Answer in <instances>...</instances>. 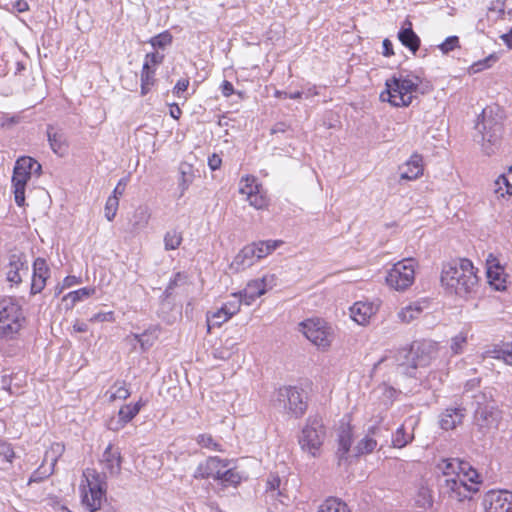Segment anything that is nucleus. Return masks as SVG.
<instances>
[{
	"instance_id": "obj_35",
	"label": "nucleus",
	"mask_w": 512,
	"mask_h": 512,
	"mask_svg": "<svg viewBox=\"0 0 512 512\" xmlns=\"http://www.w3.org/2000/svg\"><path fill=\"white\" fill-rule=\"evenodd\" d=\"M317 512H351V510L340 498L328 497L319 505Z\"/></svg>"
},
{
	"instance_id": "obj_50",
	"label": "nucleus",
	"mask_w": 512,
	"mask_h": 512,
	"mask_svg": "<svg viewBox=\"0 0 512 512\" xmlns=\"http://www.w3.org/2000/svg\"><path fill=\"white\" fill-rule=\"evenodd\" d=\"M52 474L51 469H47L44 465H40L30 476L28 484L39 483L48 478Z\"/></svg>"
},
{
	"instance_id": "obj_22",
	"label": "nucleus",
	"mask_w": 512,
	"mask_h": 512,
	"mask_svg": "<svg viewBox=\"0 0 512 512\" xmlns=\"http://www.w3.org/2000/svg\"><path fill=\"white\" fill-rule=\"evenodd\" d=\"M398 39L403 46L408 48L413 54L419 50L420 47V38L414 32L412 28V23L409 20H406L404 26L398 32Z\"/></svg>"
},
{
	"instance_id": "obj_59",
	"label": "nucleus",
	"mask_w": 512,
	"mask_h": 512,
	"mask_svg": "<svg viewBox=\"0 0 512 512\" xmlns=\"http://www.w3.org/2000/svg\"><path fill=\"white\" fill-rule=\"evenodd\" d=\"M50 449L57 454L54 459L53 465L57 462L58 457L61 456L65 451V444L61 442L52 443Z\"/></svg>"
},
{
	"instance_id": "obj_54",
	"label": "nucleus",
	"mask_w": 512,
	"mask_h": 512,
	"mask_svg": "<svg viewBox=\"0 0 512 512\" xmlns=\"http://www.w3.org/2000/svg\"><path fill=\"white\" fill-rule=\"evenodd\" d=\"M164 54L159 52H150L145 55L144 63H147L148 66L154 67L160 65L164 61Z\"/></svg>"
},
{
	"instance_id": "obj_20",
	"label": "nucleus",
	"mask_w": 512,
	"mask_h": 512,
	"mask_svg": "<svg viewBox=\"0 0 512 512\" xmlns=\"http://www.w3.org/2000/svg\"><path fill=\"white\" fill-rule=\"evenodd\" d=\"M429 304V301L426 299L411 302L399 311L398 317L403 321L427 317L428 313L425 311L430 308Z\"/></svg>"
},
{
	"instance_id": "obj_37",
	"label": "nucleus",
	"mask_w": 512,
	"mask_h": 512,
	"mask_svg": "<svg viewBox=\"0 0 512 512\" xmlns=\"http://www.w3.org/2000/svg\"><path fill=\"white\" fill-rule=\"evenodd\" d=\"M263 294L264 286L262 282H260L259 279H255L247 284V286L241 293V296H243L245 303L249 305L252 301H254L256 298L260 297Z\"/></svg>"
},
{
	"instance_id": "obj_63",
	"label": "nucleus",
	"mask_w": 512,
	"mask_h": 512,
	"mask_svg": "<svg viewBox=\"0 0 512 512\" xmlns=\"http://www.w3.org/2000/svg\"><path fill=\"white\" fill-rule=\"evenodd\" d=\"M125 187H126V182L124 179H121L118 182V184L116 185V187L114 188L112 196H118V198L120 196H122L125 191Z\"/></svg>"
},
{
	"instance_id": "obj_5",
	"label": "nucleus",
	"mask_w": 512,
	"mask_h": 512,
	"mask_svg": "<svg viewBox=\"0 0 512 512\" xmlns=\"http://www.w3.org/2000/svg\"><path fill=\"white\" fill-rule=\"evenodd\" d=\"M421 79L415 76L414 79L400 75L392 76L385 82L386 90L380 94L383 102H389L394 107L409 106L412 103V93L418 89Z\"/></svg>"
},
{
	"instance_id": "obj_31",
	"label": "nucleus",
	"mask_w": 512,
	"mask_h": 512,
	"mask_svg": "<svg viewBox=\"0 0 512 512\" xmlns=\"http://www.w3.org/2000/svg\"><path fill=\"white\" fill-rule=\"evenodd\" d=\"M463 417V409H446L440 416V426L444 430H453L462 423Z\"/></svg>"
},
{
	"instance_id": "obj_52",
	"label": "nucleus",
	"mask_w": 512,
	"mask_h": 512,
	"mask_svg": "<svg viewBox=\"0 0 512 512\" xmlns=\"http://www.w3.org/2000/svg\"><path fill=\"white\" fill-rule=\"evenodd\" d=\"M0 458L3 461L12 463L13 459L15 458V452L11 444L7 442H0Z\"/></svg>"
},
{
	"instance_id": "obj_38",
	"label": "nucleus",
	"mask_w": 512,
	"mask_h": 512,
	"mask_svg": "<svg viewBox=\"0 0 512 512\" xmlns=\"http://www.w3.org/2000/svg\"><path fill=\"white\" fill-rule=\"evenodd\" d=\"M414 439V433L413 431L408 432L405 425L402 424L400 427L397 428L395 431L393 438H392V445L395 448H403L407 444L411 443Z\"/></svg>"
},
{
	"instance_id": "obj_60",
	"label": "nucleus",
	"mask_w": 512,
	"mask_h": 512,
	"mask_svg": "<svg viewBox=\"0 0 512 512\" xmlns=\"http://www.w3.org/2000/svg\"><path fill=\"white\" fill-rule=\"evenodd\" d=\"M223 96L230 97L234 93L233 84L227 80H224L220 86Z\"/></svg>"
},
{
	"instance_id": "obj_41",
	"label": "nucleus",
	"mask_w": 512,
	"mask_h": 512,
	"mask_svg": "<svg viewBox=\"0 0 512 512\" xmlns=\"http://www.w3.org/2000/svg\"><path fill=\"white\" fill-rule=\"evenodd\" d=\"M172 41H173L172 34L166 30V31H163V32L153 36L152 38H150V40L148 42L154 49H162L163 50L167 46L171 45Z\"/></svg>"
},
{
	"instance_id": "obj_33",
	"label": "nucleus",
	"mask_w": 512,
	"mask_h": 512,
	"mask_svg": "<svg viewBox=\"0 0 512 512\" xmlns=\"http://www.w3.org/2000/svg\"><path fill=\"white\" fill-rule=\"evenodd\" d=\"M95 291L96 290L94 287H83L78 290L69 292L63 297L62 302L66 309H71L77 302L88 299L95 293Z\"/></svg>"
},
{
	"instance_id": "obj_4",
	"label": "nucleus",
	"mask_w": 512,
	"mask_h": 512,
	"mask_svg": "<svg viewBox=\"0 0 512 512\" xmlns=\"http://www.w3.org/2000/svg\"><path fill=\"white\" fill-rule=\"evenodd\" d=\"M78 489L81 504L87 512H96L101 509L107 494L106 478L101 473L95 468L84 469Z\"/></svg>"
},
{
	"instance_id": "obj_3",
	"label": "nucleus",
	"mask_w": 512,
	"mask_h": 512,
	"mask_svg": "<svg viewBox=\"0 0 512 512\" xmlns=\"http://www.w3.org/2000/svg\"><path fill=\"white\" fill-rule=\"evenodd\" d=\"M230 465L229 459L209 456L197 465L193 477L197 480L213 479L224 487H237L242 482V476L236 467Z\"/></svg>"
},
{
	"instance_id": "obj_62",
	"label": "nucleus",
	"mask_w": 512,
	"mask_h": 512,
	"mask_svg": "<svg viewBox=\"0 0 512 512\" xmlns=\"http://www.w3.org/2000/svg\"><path fill=\"white\" fill-rule=\"evenodd\" d=\"M382 46H383V55L385 57H390L391 55L394 54L393 44L389 39H384Z\"/></svg>"
},
{
	"instance_id": "obj_42",
	"label": "nucleus",
	"mask_w": 512,
	"mask_h": 512,
	"mask_svg": "<svg viewBox=\"0 0 512 512\" xmlns=\"http://www.w3.org/2000/svg\"><path fill=\"white\" fill-rule=\"evenodd\" d=\"M196 442L202 448H206V449H209L212 451H218V452L223 451L222 445L219 442H217L211 434H208V433L199 434L196 437Z\"/></svg>"
},
{
	"instance_id": "obj_45",
	"label": "nucleus",
	"mask_w": 512,
	"mask_h": 512,
	"mask_svg": "<svg viewBox=\"0 0 512 512\" xmlns=\"http://www.w3.org/2000/svg\"><path fill=\"white\" fill-rule=\"evenodd\" d=\"M281 479L278 475L272 474L268 477L265 486V492L271 493V496L281 495L280 492Z\"/></svg>"
},
{
	"instance_id": "obj_29",
	"label": "nucleus",
	"mask_w": 512,
	"mask_h": 512,
	"mask_svg": "<svg viewBox=\"0 0 512 512\" xmlns=\"http://www.w3.org/2000/svg\"><path fill=\"white\" fill-rule=\"evenodd\" d=\"M240 193L247 196L249 204L256 209H264L268 205V200L264 194L260 192L258 184H246L240 188Z\"/></svg>"
},
{
	"instance_id": "obj_24",
	"label": "nucleus",
	"mask_w": 512,
	"mask_h": 512,
	"mask_svg": "<svg viewBox=\"0 0 512 512\" xmlns=\"http://www.w3.org/2000/svg\"><path fill=\"white\" fill-rule=\"evenodd\" d=\"M378 431V426H372L368 428L366 435L357 442L354 448L356 456L359 457L370 454L376 449L378 443L375 439V436Z\"/></svg>"
},
{
	"instance_id": "obj_55",
	"label": "nucleus",
	"mask_w": 512,
	"mask_h": 512,
	"mask_svg": "<svg viewBox=\"0 0 512 512\" xmlns=\"http://www.w3.org/2000/svg\"><path fill=\"white\" fill-rule=\"evenodd\" d=\"M238 309L239 307L237 305L224 304L219 310L218 316H220V314H224L226 317L225 320H229L231 317L234 316Z\"/></svg>"
},
{
	"instance_id": "obj_49",
	"label": "nucleus",
	"mask_w": 512,
	"mask_h": 512,
	"mask_svg": "<svg viewBox=\"0 0 512 512\" xmlns=\"http://www.w3.org/2000/svg\"><path fill=\"white\" fill-rule=\"evenodd\" d=\"M460 47L458 36H449L442 43L438 45L439 50L443 54H448L449 52L455 50Z\"/></svg>"
},
{
	"instance_id": "obj_64",
	"label": "nucleus",
	"mask_w": 512,
	"mask_h": 512,
	"mask_svg": "<svg viewBox=\"0 0 512 512\" xmlns=\"http://www.w3.org/2000/svg\"><path fill=\"white\" fill-rule=\"evenodd\" d=\"M501 39L509 49H512V27L507 33L501 35Z\"/></svg>"
},
{
	"instance_id": "obj_28",
	"label": "nucleus",
	"mask_w": 512,
	"mask_h": 512,
	"mask_svg": "<svg viewBox=\"0 0 512 512\" xmlns=\"http://www.w3.org/2000/svg\"><path fill=\"white\" fill-rule=\"evenodd\" d=\"M179 179H178V198L184 196L192 182L194 181L195 174L193 165L188 162H181L178 167Z\"/></svg>"
},
{
	"instance_id": "obj_15",
	"label": "nucleus",
	"mask_w": 512,
	"mask_h": 512,
	"mask_svg": "<svg viewBox=\"0 0 512 512\" xmlns=\"http://www.w3.org/2000/svg\"><path fill=\"white\" fill-rule=\"evenodd\" d=\"M147 404V400L139 398L135 403L124 404L118 411V419L116 421L110 420L108 428L112 431H119L131 422Z\"/></svg>"
},
{
	"instance_id": "obj_18",
	"label": "nucleus",
	"mask_w": 512,
	"mask_h": 512,
	"mask_svg": "<svg viewBox=\"0 0 512 512\" xmlns=\"http://www.w3.org/2000/svg\"><path fill=\"white\" fill-rule=\"evenodd\" d=\"M49 276L50 268L47 261L42 257L36 258L33 262L31 294L40 293L44 289Z\"/></svg>"
},
{
	"instance_id": "obj_44",
	"label": "nucleus",
	"mask_w": 512,
	"mask_h": 512,
	"mask_svg": "<svg viewBox=\"0 0 512 512\" xmlns=\"http://www.w3.org/2000/svg\"><path fill=\"white\" fill-rule=\"evenodd\" d=\"M467 340H468V335L466 332H461L458 335L454 336L451 339V343H450L451 355L455 356V355H459V354L463 353V351L467 345Z\"/></svg>"
},
{
	"instance_id": "obj_14",
	"label": "nucleus",
	"mask_w": 512,
	"mask_h": 512,
	"mask_svg": "<svg viewBox=\"0 0 512 512\" xmlns=\"http://www.w3.org/2000/svg\"><path fill=\"white\" fill-rule=\"evenodd\" d=\"M123 457L121 451L114 444L109 443L103 451L99 464L102 468V476H117L121 472Z\"/></svg>"
},
{
	"instance_id": "obj_10",
	"label": "nucleus",
	"mask_w": 512,
	"mask_h": 512,
	"mask_svg": "<svg viewBox=\"0 0 512 512\" xmlns=\"http://www.w3.org/2000/svg\"><path fill=\"white\" fill-rule=\"evenodd\" d=\"M415 263L413 258L403 259L393 265L386 276V283L397 291H404L414 283Z\"/></svg>"
},
{
	"instance_id": "obj_8",
	"label": "nucleus",
	"mask_w": 512,
	"mask_h": 512,
	"mask_svg": "<svg viewBox=\"0 0 512 512\" xmlns=\"http://www.w3.org/2000/svg\"><path fill=\"white\" fill-rule=\"evenodd\" d=\"M502 113L499 107L487 106L482 110L476 123V129L482 134V139L496 145L503 134Z\"/></svg>"
},
{
	"instance_id": "obj_51",
	"label": "nucleus",
	"mask_w": 512,
	"mask_h": 512,
	"mask_svg": "<svg viewBox=\"0 0 512 512\" xmlns=\"http://www.w3.org/2000/svg\"><path fill=\"white\" fill-rule=\"evenodd\" d=\"M21 328L20 322L7 323L0 327L1 338H12Z\"/></svg>"
},
{
	"instance_id": "obj_27",
	"label": "nucleus",
	"mask_w": 512,
	"mask_h": 512,
	"mask_svg": "<svg viewBox=\"0 0 512 512\" xmlns=\"http://www.w3.org/2000/svg\"><path fill=\"white\" fill-rule=\"evenodd\" d=\"M353 436V425L349 421L341 423L337 434L338 453H340L341 456H345L349 452L353 442Z\"/></svg>"
},
{
	"instance_id": "obj_56",
	"label": "nucleus",
	"mask_w": 512,
	"mask_h": 512,
	"mask_svg": "<svg viewBox=\"0 0 512 512\" xmlns=\"http://www.w3.org/2000/svg\"><path fill=\"white\" fill-rule=\"evenodd\" d=\"M259 281L262 282L265 293L267 290L272 289L276 285L277 278L273 274H267L260 278Z\"/></svg>"
},
{
	"instance_id": "obj_25",
	"label": "nucleus",
	"mask_w": 512,
	"mask_h": 512,
	"mask_svg": "<svg viewBox=\"0 0 512 512\" xmlns=\"http://www.w3.org/2000/svg\"><path fill=\"white\" fill-rule=\"evenodd\" d=\"M258 259L256 258L255 250L251 244L243 247L235 256L231 263V268L235 271L245 270L251 267Z\"/></svg>"
},
{
	"instance_id": "obj_19",
	"label": "nucleus",
	"mask_w": 512,
	"mask_h": 512,
	"mask_svg": "<svg viewBox=\"0 0 512 512\" xmlns=\"http://www.w3.org/2000/svg\"><path fill=\"white\" fill-rule=\"evenodd\" d=\"M487 279L488 283L497 291L506 290V277L504 267H502L496 259L487 260Z\"/></svg>"
},
{
	"instance_id": "obj_6",
	"label": "nucleus",
	"mask_w": 512,
	"mask_h": 512,
	"mask_svg": "<svg viewBox=\"0 0 512 512\" xmlns=\"http://www.w3.org/2000/svg\"><path fill=\"white\" fill-rule=\"evenodd\" d=\"M41 172V164L30 156H22L16 160L12 175V187L15 203L19 207L25 204V189L28 181L33 174L39 176Z\"/></svg>"
},
{
	"instance_id": "obj_17",
	"label": "nucleus",
	"mask_w": 512,
	"mask_h": 512,
	"mask_svg": "<svg viewBox=\"0 0 512 512\" xmlns=\"http://www.w3.org/2000/svg\"><path fill=\"white\" fill-rule=\"evenodd\" d=\"M46 136L51 150L60 157L67 154L69 143L63 128L48 124L46 126Z\"/></svg>"
},
{
	"instance_id": "obj_46",
	"label": "nucleus",
	"mask_w": 512,
	"mask_h": 512,
	"mask_svg": "<svg viewBox=\"0 0 512 512\" xmlns=\"http://www.w3.org/2000/svg\"><path fill=\"white\" fill-rule=\"evenodd\" d=\"M495 183L498 186L497 193H500L501 196L505 194L512 196V183L507 174L500 175Z\"/></svg>"
},
{
	"instance_id": "obj_16",
	"label": "nucleus",
	"mask_w": 512,
	"mask_h": 512,
	"mask_svg": "<svg viewBox=\"0 0 512 512\" xmlns=\"http://www.w3.org/2000/svg\"><path fill=\"white\" fill-rule=\"evenodd\" d=\"M29 274L28 262L23 254H12L7 265L6 278L12 284H20Z\"/></svg>"
},
{
	"instance_id": "obj_43",
	"label": "nucleus",
	"mask_w": 512,
	"mask_h": 512,
	"mask_svg": "<svg viewBox=\"0 0 512 512\" xmlns=\"http://www.w3.org/2000/svg\"><path fill=\"white\" fill-rule=\"evenodd\" d=\"M188 276L184 272H177L174 274L173 278L170 279L165 291L164 295L166 298L172 296L175 288L183 286L187 283Z\"/></svg>"
},
{
	"instance_id": "obj_39",
	"label": "nucleus",
	"mask_w": 512,
	"mask_h": 512,
	"mask_svg": "<svg viewBox=\"0 0 512 512\" xmlns=\"http://www.w3.org/2000/svg\"><path fill=\"white\" fill-rule=\"evenodd\" d=\"M281 243V241L267 240L253 242L251 246L255 250L256 258L260 260L274 251Z\"/></svg>"
},
{
	"instance_id": "obj_40",
	"label": "nucleus",
	"mask_w": 512,
	"mask_h": 512,
	"mask_svg": "<svg viewBox=\"0 0 512 512\" xmlns=\"http://www.w3.org/2000/svg\"><path fill=\"white\" fill-rule=\"evenodd\" d=\"M163 241L166 251L176 250L183 241L182 232L178 229H170L165 233Z\"/></svg>"
},
{
	"instance_id": "obj_26",
	"label": "nucleus",
	"mask_w": 512,
	"mask_h": 512,
	"mask_svg": "<svg viewBox=\"0 0 512 512\" xmlns=\"http://www.w3.org/2000/svg\"><path fill=\"white\" fill-rule=\"evenodd\" d=\"M379 309V304L372 301H357L350 307V318L351 320H358L357 317H361L362 320H369Z\"/></svg>"
},
{
	"instance_id": "obj_32",
	"label": "nucleus",
	"mask_w": 512,
	"mask_h": 512,
	"mask_svg": "<svg viewBox=\"0 0 512 512\" xmlns=\"http://www.w3.org/2000/svg\"><path fill=\"white\" fill-rule=\"evenodd\" d=\"M105 395L108 397L109 402H115L117 400L128 399L131 395V391L125 380H116L106 391Z\"/></svg>"
},
{
	"instance_id": "obj_9",
	"label": "nucleus",
	"mask_w": 512,
	"mask_h": 512,
	"mask_svg": "<svg viewBox=\"0 0 512 512\" xmlns=\"http://www.w3.org/2000/svg\"><path fill=\"white\" fill-rule=\"evenodd\" d=\"M279 401L283 403L287 413L301 418L308 409L306 392L298 386H283L278 390Z\"/></svg>"
},
{
	"instance_id": "obj_7",
	"label": "nucleus",
	"mask_w": 512,
	"mask_h": 512,
	"mask_svg": "<svg viewBox=\"0 0 512 512\" xmlns=\"http://www.w3.org/2000/svg\"><path fill=\"white\" fill-rule=\"evenodd\" d=\"M326 438V428L321 420L309 418L302 428L298 443L303 452L319 457Z\"/></svg>"
},
{
	"instance_id": "obj_57",
	"label": "nucleus",
	"mask_w": 512,
	"mask_h": 512,
	"mask_svg": "<svg viewBox=\"0 0 512 512\" xmlns=\"http://www.w3.org/2000/svg\"><path fill=\"white\" fill-rule=\"evenodd\" d=\"M189 86V79L188 78H182L177 81L176 85L173 88V93L180 97V94L182 92H185L188 89Z\"/></svg>"
},
{
	"instance_id": "obj_36",
	"label": "nucleus",
	"mask_w": 512,
	"mask_h": 512,
	"mask_svg": "<svg viewBox=\"0 0 512 512\" xmlns=\"http://www.w3.org/2000/svg\"><path fill=\"white\" fill-rule=\"evenodd\" d=\"M149 218L150 214L146 207L137 208L129 222L131 232H138L144 229L149 222Z\"/></svg>"
},
{
	"instance_id": "obj_11",
	"label": "nucleus",
	"mask_w": 512,
	"mask_h": 512,
	"mask_svg": "<svg viewBox=\"0 0 512 512\" xmlns=\"http://www.w3.org/2000/svg\"><path fill=\"white\" fill-rule=\"evenodd\" d=\"M437 352L438 347L436 343L431 341H415L407 352V363L412 368L427 366L436 357Z\"/></svg>"
},
{
	"instance_id": "obj_58",
	"label": "nucleus",
	"mask_w": 512,
	"mask_h": 512,
	"mask_svg": "<svg viewBox=\"0 0 512 512\" xmlns=\"http://www.w3.org/2000/svg\"><path fill=\"white\" fill-rule=\"evenodd\" d=\"M222 159L221 157L213 153L211 156L208 157V166L212 171H216L221 167Z\"/></svg>"
},
{
	"instance_id": "obj_12",
	"label": "nucleus",
	"mask_w": 512,
	"mask_h": 512,
	"mask_svg": "<svg viewBox=\"0 0 512 512\" xmlns=\"http://www.w3.org/2000/svg\"><path fill=\"white\" fill-rule=\"evenodd\" d=\"M300 331L315 346L325 349L330 346L333 334L327 322H300Z\"/></svg>"
},
{
	"instance_id": "obj_23",
	"label": "nucleus",
	"mask_w": 512,
	"mask_h": 512,
	"mask_svg": "<svg viewBox=\"0 0 512 512\" xmlns=\"http://www.w3.org/2000/svg\"><path fill=\"white\" fill-rule=\"evenodd\" d=\"M400 178L404 180H415L423 174L422 156L413 154L409 160L400 168Z\"/></svg>"
},
{
	"instance_id": "obj_61",
	"label": "nucleus",
	"mask_w": 512,
	"mask_h": 512,
	"mask_svg": "<svg viewBox=\"0 0 512 512\" xmlns=\"http://www.w3.org/2000/svg\"><path fill=\"white\" fill-rule=\"evenodd\" d=\"M80 283H81L80 277L69 275V276L65 277L63 280V288H69V287H72V286L80 284Z\"/></svg>"
},
{
	"instance_id": "obj_13",
	"label": "nucleus",
	"mask_w": 512,
	"mask_h": 512,
	"mask_svg": "<svg viewBox=\"0 0 512 512\" xmlns=\"http://www.w3.org/2000/svg\"><path fill=\"white\" fill-rule=\"evenodd\" d=\"M484 512H512V492L508 490H490L481 502Z\"/></svg>"
},
{
	"instance_id": "obj_47",
	"label": "nucleus",
	"mask_w": 512,
	"mask_h": 512,
	"mask_svg": "<svg viewBox=\"0 0 512 512\" xmlns=\"http://www.w3.org/2000/svg\"><path fill=\"white\" fill-rule=\"evenodd\" d=\"M118 206V196H109L105 204V217L108 221H112L115 218Z\"/></svg>"
},
{
	"instance_id": "obj_21",
	"label": "nucleus",
	"mask_w": 512,
	"mask_h": 512,
	"mask_svg": "<svg viewBox=\"0 0 512 512\" xmlns=\"http://www.w3.org/2000/svg\"><path fill=\"white\" fill-rule=\"evenodd\" d=\"M414 506L418 509L428 512L433 509L434 497L433 491L427 483L421 482L413 496Z\"/></svg>"
},
{
	"instance_id": "obj_1",
	"label": "nucleus",
	"mask_w": 512,
	"mask_h": 512,
	"mask_svg": "<svg viewBox=\"0 0 512 512\" xmlns=\"http://www.w3.org/2000/svg\"><path fill=\"white\" fill-rule=\"evenodd\" d=\"M445 479L449 497L462 502L471 499L480 490L481 477L469 462L459 459H442L437 464Z\"/></svg>"
},
{
	"instance_id": "obj_34",
	"label": "nucleus",
	"mask_w": 512,
	"mask_h": 512,
	"mask_svg": "<svg viewBox=\"0 0 512 512\" xmlns=\"http://www.w3.org/2000/svg\"><path fill=\"white\" fill-rule=\"evenodd\" d=\"M156 68L148 66L147 63H143L140 80H141V95H146L151 87L156 83Z\"/></svg>"
},
{
	"instance_id": "obj_53",
	"label": "nucleus",
	"mask_w": 512,
	"mask_h": 512,
	"mask_svg": "<svg viewBox=\"0 0 512 512\" xmlns=\"http://www.w3.org/2000/svg\"><path fill=\"white\" fill-rule=\"evenodd\" d=\"M498 57L495 54L489 55L487 58H485L482 61L476 62L471 66V70L474 73L480 72L486 68H489L491 66L492 62H496Z\"/></svg>"
},
{
	"instance_id": "obj_30",
	"label": "nucleus",
	"mask_w": 512,
	"mask_h": 512,
	"mask_svg": "<svg viewBox=\"0 0 512 512\" xmlns=\"http://www.w3.org/2000/svg\"><path fill=\"white\" fill-rule=\"evenodd\" d=\"M0 320H25L21 307L12 298L0 300Z\"/></svg>"
},
{
	"instance_id": "obj_2",
	"label": "nucleus",
	"mask_w": 512,
	"mask_h": 512,
	"mask_svg": "<svg viewBox=\"0 0 512 512\" xmlns=\"http://www.w3.org/2000/svg\"><path fill=\"white\" fill-rule=\"evenodd\" d=\"M441 282L456 295L467 298L475 292L478 277L471 260L463 258L448 263L443 267Z\"/></svg>"
},
{
	"instance_id": "obj_48",
	"label": "nucleus",
	"mask_w": 512,
	"mask_h": 512,
	"mask_svg": "<svg viewBox=\"0 0 512 512\" xmlns=\"http://www.w3.org/2000/svg\"><path fill=\"white\" fill-rule=\"evenodd\" d=\"M494 353L496 358L512 366V342L503 344L501 348L494 350Z\"/></svg>"
}]
</instances>
